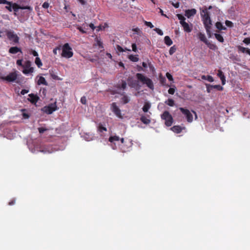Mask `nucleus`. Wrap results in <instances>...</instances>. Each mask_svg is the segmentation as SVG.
Returning a JSON list of instances; mask_svg holds the SVG:
<instances>
[{"label": "nucleus", "mask_w": 250, "mask_h": 250, "mask_svg": "<svg viewBox=\"0 0 250 250\" xmlns=\"http://www.w3.org/2000/svg\"><path fill=\"white\" fill-rule=\"evenodd\" d=\"M121 141L123 145L121 146V150L123 152H126L129 151L131 149L132 143L130 142H128L129 146L127 147H125L124 145V139L123 138H120L119 136L114 135L109 137L108 141L110 143V146L113 149H116L117 148L116 142H118Z\"/></svg>", "instance_id": "1"}, {"label": "nucleus", "mask_w": 250, "mask_h": 250, "mask_svg": "<svg viewBox=\"0 0 250 250\" xmlns=\"http://www.w3.org/2000/svg\"><path fill=\"white\" fill-rule=\"evenodd\" d=\"M201 17L205 26L212 25L209 12L207 7H204L201 11Z\"/></svg>", "instance_id": "2"}, {"label": "nucleus", "mask_w": 250, "mask_h": 250, "mask_svg": "<svg viewBox=\"0 0 250 250\" xmlns=\"http://www.w3.org/2000/svg\"><path fill=\"white\" fill-rule=\"evenodd\" d=\"M136 76L137 79L142 82L143 84H146L150 89L153 90L154 89L153 83L150 79L145 77L141 73H137Z\"/></svg>", "instance_id": "3"}, {"label": "nucleus", "mask_w": 250, "mask_h": 250, "mask_svg": "<svg viewBox=\"0 0 250 250\" xmlns=\"http://www.w3.org/2000/svg\"><path fill=\"white\" fill-rule=\"evenodd\" d=\"M18 74L17 71H14L13 72L10 73L6 76H2L0 77V79L6 81L7 82L11 83L15 82L16 83H19L20 82L18 80Z\"/></svg>", "instance_id": "4"}, {"label": "nucleus", "mask_w": 250, "mask_h": 250, "mask_svg": "<svg viewBox=\"0 0 250 250\" xmlns=\"http://www.w3.org/2000/svg\"><path fill=\"white\" fill-rule=\"evenodd\" d=\"M5 33L7 39L12 42V44H15L19 43L20 38L13 31L6 30Z\"/></svg>", "instance_id": "5"}, {"label": "nucleus", "mask_w": 250, "mask_h": 250, "mask_svg": "<svg viewBox=\"0 0 250 250\" xmlns=\"http://www.w3.org/2000/svg\"><path fill=\"white\" fill-rule=\"evenodd\" d=\"M161 118L165 121V125L167 126H170L173 122V119L171 115L167 111H165L163 112L161 115Z\"/></svg>", "instance_id": "6"}, {"label": "nucleus", "mask_w": 250, "mask_h": 250, "mask_svg": "<svg viewBox=\"0 0 250 250\" xmlns=\"http://www.w3.org/2000/svg\"><path fill=\"white\" fill-rule=\"evenodd\" d=\"M73 55L72 48L68 43L63 44V58H70Z\"/></svg>", "instance_id": "7"}, {"label": "nucleus", "mask_w": 250, "mask_h": 250, "mask_svg": "<svg viewBox=\"0 0 250 250\" xmlns=\"http://www.w3.org/2000/svg\"><path fill=\"white\" fill-rule=\"evenodd\" d=\"M23 69L22 73L25 75L31 74L34 72V68L31 67V62L30 61H26L22 66Z\"/></svg>", "instance_id": "8"}, {"label": "nucleus", "mask_w": 250, "mask_h": 250, "mask_svg": "<svg viewBox=\"0 0 250 250\" xmlns=\"http://www.w3.org/2000/svg\"><path fill=\"white\" fill-rule=\"evenodd\" d=\"M179 110L186 117L187 121L188 123H191L193 121V115L188 109L183 107H179Z\"/></svg>", "instance_id": "9"}, {"label": "nucleus", "mask_w": 250, "mask_h": 250, "mask_svg": "<svg viewBox=\"0 0 250 250\" xmlns=\"http://www.w3.org/2000/svg\"><path fill=\"white\" fill-rule=\"evenodd\" d=\"M56 105L55 104H51L47 106L42 108V110L47 114H51L53 111L56 110Z\"/></svg>", "instance_id": "10"}, {"label": "nucleus", "mask_w": 250, "mask_h": 250, "mask_svg": "<svg viewBox=\"0 0 250 250\" xmlns=\"http://www.w3.org/2000/svg\"><path fill=\"white\" fill-rule=\"evenodd\" d=\"M12 9L17 12L19 9H27L30 11L32 10V8L30 6H21L16 3H12Z\"/></svg>", "instance_id": "11"}, {"label": "nucleus", "mask_w": 250, "mask_h": 250, "mask_svg": "<svg viewBox=\"0 0 250 250\" xmlns=\"http://www.w3.org/2000/svg\"><path fill=\"white\" fill-rule=\"evenodd\" d=\"M111 110L117 116L119 117H121V110L115 103H113L112 104Z\"/></svg>", "instance_id": "12"}, {"label": "nucleus", "mask_w": 250, "mask_h": 250, "mask_svg": "<svg viewBox=\"0 0 250 250\" xmlns=\"http://www.w3.org/2000/svg\"><path fill=\"white\" fill-rule=\"evenodd\" d=\"M28 96V100L32 104H36L39 99V97L37 95L33 93L29 94Z\"/></svg>", "instance_id": "13"}, {"label": "nucleus", "mask_w": 250, "mask_h": 250, "mask_svg": "<svg viewBox=\"0 0 250 250\" xmlns=\"http://www.w3.org/2000/svg\"><path fill=\"white\" fill-rule=\"evenodd\" d=\"M181 24L185 32L189 33L192 31V26L190 27L189 24L186 21H182ZM191 25L192 26V24Z\"/></svg>", "instance_id": "14"}, {"label": "nucleus", "mask_w": 250, "mask_h": 250, "mask_svg": "<svg viewBox=\"0 0 250 250\" xmlns=\"http://www.w3.org/2000/svg\"><path fill=\"white\" fill-rule=\"evenodd\" d=\"M9 53L12 54H15L18 52L22 53L20 47L17 46L11 47L9 48Z\"/></svg>", "instance_id": "15"}, {"label": "nucleus", "mask_w": 250, "mask_h": 250, "mask_svg": "<svg viewBox=\"0 0 250 250\" xmlns=\"http://www.w3.org/2000/svg\"><path fill=\"white\" fill-rule=\"evenodd\" d=\"M196 13V10L195 9H191L187 10L185 12V16L189 18L190 17L194 16Z\"/></svg>", "instance_id": "16"}, {"label": "nucleus", "mask_w": 250, "mask_h": 250, "mask_svg": "<svg viewBox=\"0 0 250 250\" xmlns=\"http://www.w3.org/2000/svg\"><path fill=\"white\" fill-rule=\"evenodd\" d=\"M217 76L221 79V82H222V84L223 85L225 84V83H226L225 76L223 72L221 70H219L218 71Z\"/></svg>", "instance_id": "17"}, {"label": "nucleus", "mask_w": 250, "mask_h": 250, "mask_svg": "<svg viewBox=\"0 0 250 250\" xmlns=\"http://www.w3.org/2000/svg\"><path fill=\"white\" fill-rule=\"evenodd\" d=\"M170 129L174 132L176 133H179L182 131L183 128L180 125H174L173 127H171Z\"/></svg>", "instance_id": "18"}, {"label": "nucleus", "mask_w": 250, "mask_h": 250, "mask_svg": "<svg viewBox=\"0 0 250 250\" xmlns=\"http://www.w3.org/2000/svg\"><path fill=\"white\" fill-rule=\"evenodd\" d=\"M140 121L146 125H148L150 123V119H148L147 117L146 116L143 115L140 118Z\"/></svg>", "instance_id": "19"}, {"label": "nucleus", "mask_w": 250, "mask_h": 250, "mask_svg": "<svg viewBox=\"0 0 250 250\" xmlns=\"http://www.w3.org/2000/svg\"><path fill=\"white\" fill-rule=\"evenodd\" d=\"M198 37L200 39V41L203 42L205 44L207 43V42L208 40L206 38L205 35L202 33L201 32H199L198 34Z\"/></svg>", "instance_id": "20"}, {"label": "nucleus", "mask_w": 250, "mask_h": 250, "mask_svg": "<svg viewBox=\"0 0 250 250\" xmlns=\"http://www.w3.org/2000/svg\"><path fill=\"white\" fill-rule=\"evenodd\" d=\"M37 83L38 85L43 84L44 85H47L48 84L45 78L42 76H41L39 77V79L38 80Z\"/></svg>", "instance_id": "21"}, {"label": "nucleus", "mask_w": 250, "mask_h": 250, "mask_svg": "<svg viewBox=\"0 0 250 250\" xmlns=\"http://www.w3.org/2000/svg\"><path fill=\"white\" fill-rule=\"evenodd\" d=\"M57 51H58L59 54L62 56V47L61 45L53 49V53L55 55H57Z\"/></svg>", "instance_id": "22"}, {"label": "nucleus", "mask_w": 250, "mask_h": 250, "mask_svg": "<svg viewBox=\"0 0 250 250\" xmlns=\"http://www.w3.org/2000/svg\"><path fill=\"white\" fill-rule=\"evenodd\" d=\"M164 42L165 43L167 46H170L172 44L173 42L170 37L168 36H167L164 38Z\"/></svg>", "instance_id": "23"}, {"label": "nucleus", "mask_w": 250, "mask_h": 250, "mask_svg": "<svg viewBox=\"0 0 250 250\" xmlns=\"http://www.w3.org/2000/svg\"><path fill=\"white\" fill-rule=\"evenodd\" d=\"M95 40L96 41V43L95 45L99 46L100 48H101L103 50H104L103 43V42L101 41V39L97 37L96 38Z\"/></svg>", "instance_id": "24"}, {"label": "nucleus", "mask_w": 250, "mask_h": 250, "mask_svg": "<svg viewBox=\"0 0 250 250\" xmlns=\"http://www.w3.org/2000/svg\"><path fill=\"white\" fill-rule=\"evenodd\" d=\"M215 26L219 30L226 29V27H225L224 26H223V24L221 22H219V21H217L215 23Z\"/></svg>", "instance_id": "25"}, {"label": "nucleus", "mask_w": 250, "mask_h": 250, "mask_svg": "<svg viewBox=\"0 0 250 250\" xmlns=\"http://www.w3.org/2000/svg\"><path fill=\"white\" fill-rule=\"evenodd\" d=\"M151 107L150 103L146 102L145 103L144 106L142 108L143 111L144 112H147Z\"/></svg>", "instance_id": "26"}, {"label": "nucleus", "mask_w": 250, "mask_h": 250, "mask_svg": "<svg viewBox=\"0 0 250 250\" xmlns=\"http://www.w3.org/2000/svg\"><path fill=\"white\" fill-rule=\"evenodd\" d=\"M201 78L203 80H207L209 82H213L214 81L213 78L210 75H208V76L202 75L201 76Z\"/></svg>", "instance_id": "27"}, {"label": "nucleus", "mask_w": 250, "mask_h": 250, "mask_svg": "<svg viewBox=\"0 0 250 250\" xmlns=\"http://www.w3.org/2000/svg\"><path fill=\"white\" fill-rule=\"evenodd\" d=\"M128 58L130 61L133 62H137L139 61L138 55H130L128 56Z\"/></svg>", "instance_id": "28"}, {"label": "nucleus", "mask_w": 250, "mask_h": 250, "mask_svg": "<svg viewBox=\"0 0 250 250\" xmlns=\"http://www.w3.org/2000/svg\"><path fill=\"white\" fill-rule=\"evenodd\" d=\"M212 25L205 26L207 33L209 38L211 37V29Z\"/></svg>", "instance_id": "29"}, {"label": "nucleus", "mask_w": 250, "mask_h": 250, "mask_svg": "<svg viewBox=\"0 0 250 250\" xmlns=\"http://www.w3.org/2000/svg\"><path fill=\"white\" fill-rule=\"evenodd\" d=\"M214 36L219 42H224V40L223 36L221 35L215 33L214 34Z\"/></svg>", "instance_id": "30"}, {"label": "nucleus", "mask_w": 250, "mask_h": 250, "mask_svg": "<svg viewBox=\"0 0 250 250\" xmlns=\"http://www.w3.org/2000/svg\"><path fill=\"white\" fill-rule=\"evenodd\" d=\"M206 44L208 46V47L212 50H215L217 48V46L215 44L211 43L208 41L207 42V43Z\"/></svg>", "instance_id": "31"}, {"label": "nucleus", "mask_w": 250, "mask_h": 250, "mask_svg": "<svg viewBox=\"0 0 250 250\" xmlns=\"http://www.w3.org/2000/svg\"><path fill=\"white\" fill-rule=\"evenodd\" d=\"M165 103L170 106H173L174 105V101L172 99H168L167 101H165Z\"/></svg>", "instance_id": "32"}, {"label": "nucleus", "mask_w": 250, "mask_h": 250, "mask_svg": "<svg viewBox=\"0 0 250 250\" xmlns=\"http://www.w3.org/2000/svg\"><path fill=\"white\" fill-rule=\"evenodd\" d=\"M98 130L100 132H103V131H106L107 128L101 124H100L98 127Z\"/></svg>", "instance_id": "33"}, {"label": "nucleus", "mask_w": 250, "mask_h": 250, "mask_svg": "<svg viewBox=\"0 0 250 250\" xmlns=\"http://www.w3.org/2000/svg\"><path fill=\"white\" fill-rule=\"evenodd\" d=\"M35 62L36 64V65L38 66V67L39 68H40L42 65V61L39 57L36 58Z\"/></svg>", "instance_id": "34"}, {"label": "nucleus", "mask_w": 250, "mask_h": 250, "mask_svg": "<svg viewBox=\"0 0 250 250\" xmlns=\"http://www.w3.org/2000/svg\"><path fill=\"white\" fill-rule=\"evenodd\" d=\"M178 19L180 20V23L181 24L182 21H185L186 18L181 14H178L176 15Z\"/></svg>", "instance_id": "35"}, {"label": "nucleus", "mask_w": 250, "mask_h": 250, "mask_svg": "<svg viewBox=\"0 0 250 250\" xmlns=\"http://www.w3.org/2000/svg\"><path fill=\"white\" fill-rule=\"evenodd\" d=\"M210 87H212L213 89H216L218 91H222L224 89L223 87L220 85H212Z\"/></svg>", "instance_id": "36"}, {"label": "nucleus", "mask_w": 250, "mask_h": 250, "mask_svg": "<svg viewBox=\"0 0 250 250\" xmlns=\"http://www.w3.org/2000/svg\"><path fill=\"white\" fill-rule=\"evenodd\" d=\"M176 51V47L175 45H173L170 48L169 50V53L170 55H172Z\"/></svg>", "instance_id": "37"}, {"label": "nucleus", "mask_w": 250, "mask_h": 250, "mask_svg": "<svg viewBox=\"0 0 250 250\" xmlns=\"http://www.w3.org/2000/svg\"><path fill=\"white\" fill-rule=\"evenodd\" d=\"M132 31L139 36H141L142 34V31L138 27L133 28Z\"/></svg>", "instance_id": "38"}, {"label": "nucleus", "mask_w": 250, "mask_h": 250, "mask_svg": "<svg viewBox=\"0 0 250 250\" xmlns=\"http://www.w3.org/2000/svg\"><path fill=\"white\" fill-rule=\"evenodd\" d=\"M122 101L124 104H125L129 102V99L127 96L125 95L122 98Z\"/></svg>", "instance_id": "39"}, {"label": "nucleus", "mask_w": 250, "mask_h": 250, "mask_svg": "<svg viewBox=\"0 0 250 250\" xmlns=\"http://www.w3.org/2000/svg\"><path fill=\"white\" fill-rule=\"evenodd\" d=\"M237 48L238 51H240L243 53H245L246 52V50L247 48H245L244 47L239 45L237 46Z\"/></svg>", "instance_id": "40"}, {"label": "nucleus", "mask_w": 250, "mask_h": 250, "mask_svg": "<svg viewBox=\"0 0 250 250\" xmlns=\"http://www.w3.org/2000/svg\"><path fill=\"white\" fill-rule=\"evenodd\" d=\"M207 91L208 93H210L211 90L213 89L212 87H210V86H212L210 84L206 83V84Z\"/></svg>", "instance_id": "41"}, {"label": "nucleus", "mask_w": 250, "mask_h": 250, "mask_svg": "<svg viewBox=\"0 0 250 250\" xmlns=\"http://www.w3.org/2000/svg\"><path fill=\"white\" fill-rule=\"evenodd\" d=\"M5 6V8L9 11L11 12L12 11V2L10 1V4H7Z\"/></svg>", "instance_id": "42"}, {"label": "nucleus", "mask_w": 250, "mask_h": 250, "mask_svg": "<svg viewBox=\"0 0 250 250\" xmlns=\"http://www.w3.org/2000/svg\"><path fill=\"white\" fill-rule=\"evenodd\" d=\"M126 83L125 81H123L122 82V84L121 85V86H119V88H122V89L124 90L126 88Z\"/></svg>", "instance_id": "43"}, {"label": "nucleus", "mask_w": 250, "mask_h": 250, "mask_svg": "<svg viewBox=\"0 0 250 250\" xmlns=\"http://www.w3.org/2000/svg\"><path fill=\"white\" fill-rule=\"evenodd\" d=\"M154 30L160 36H162L163 35V32L158 28H155Z\"/></svg>", "instance_id": "44"}, {"label": "nucleus", "mask_w": 250, "mask_h": 250, "mask_svg": "<svg viewBox=\"0 0 250 250\" xmlns=\"http://www.w3.org/2000/svg\"><path fill=\"white\" fill-rule=\"evenodd\" d=\"M144 23L146 26L149 27L150 28H152L154 27L153 25L150 21H145Z\"/></svg>", "instance_id": "45"}, {"label": "nucleus", "mask_w": 250, "mask_h": 250, "mask_svg": "<svg viewBox=\"0 0 250 250\" xmlns=\"http://www.w3.org/2000/svg\"><path fill=\"white\" fill-rule=\"evenodd\" d=\"M225 24L227 26L229 27H231L233 26V23L231 21L228 20L226 21Z\"/></svg>", "instance_id": "46"}, {"label": "nucleus", "mask_w": 250, "mask_h": 250, "mask_svg": "<svg viewBox=\"0 0 250 250\" xmlns=\"http://www.w3.org/2000/svg\"><path fill=\"white\" fill-rule=\"evenodd\" d=\"M166 76H167V78L168 79L169 81H172L173 80L172 76L170 74H169V73H167Z\"/></svg>", "instance_id": "47"}, {"label": "nucleus", "mask_w": 250, "mask_h": 250, "mask_svg": "<svg viewBox=\"0 0 250 250\" xmlns=\"http://www.w3.org/2000/svg\"><path fill=\"white\" fill-rule=\"evenodd\" d=\"M175 91V88H172V87L169 88L168 90V93L170 94H171V95L174 94Z\"/></svg>", "instance_id": "48"}, {"label": "nucleus", "mask_w": 250, "mask_h": 250, "mask_svg": "<svg viewBox=\"0 0 250 250\" xmlns=\"http://www.w3.org/2000/svg\"><path fill=\"white\" fill-rule=\"evenodd\" d=\"M81 102L83 104H86V98L85 96H83L81 98Z\"/></svg>", "instance_id": "49"}, {"label": "nucleus", "mask_w": 250, "mask_h": 250, "mask_svg": "<svg viewBox=\"0 0 250 250\" xmlns=\"http://www.w3.org/2000/svg\"><path fill=\"white\" fill-rule=\"evenodd\" d=\"M47 130V129L43 128V127H39V128H38L39 132L41 134L43 133L45 131H46Z\"/></svg>", "instance_id": "50"}, {"label": "nucleus", "mask_w": 250, "mask_h": 250, "mask_svg": "<svg viewBox=\"0 0 250 250\" xmlns=\"http://www.w3.org/2000/svg\"><path fill=\"white\" fill-rule=\"evenodd\" d=\"M243 42L247 44H250V38H245L244 40H243Z\"/></svg>", "instance_id": "51"}, {"label": "nucleus", "mask_w": 250, "mask_h": 250, "mask_svg": "<svg viewBox=\"0 0 250 250\" xmlns=\"http://www.w3.org/2000/svg\"><path fill=\"white\" fill-rule=\"evenodd\" d=\"M16 63L19 66H23V64H22V60H18L17 61Z\"/></svg>", "instance_id": "52"}, {"label": "nucleus", "mask_w": 250, "mask_h": 250, "mask_svg": "<svg viewBox=\"0 0 250 250\" xmlns=\"http://www.w3.org/2000/svg\"><path fill=\"white\" fill-rule=\"evenodd\" d=\"M49 4L48 2H47L46 1L44 2L42 5V7L45 9L48 8L49 7Z\"/></svg>", "instance_id": "53"}, {"label": "nucleus", "mask_w": 250, "mask_h": 250, "mask_svg": "<svg viewBox=\"0 0 250 250\" xmlns=\"http://www.w3.org/2000/svg\"><path fill=\"white\" fill-rule=\"evenodd\" d=\"M132 51L136 52L137 51V46L135 43H132Z\"/></svg>", "instance_id": "54"}, {"label": "nucleus", "mask_w": 250, "mask_h": 250, "mask_svg": "<svg viewBox=\"0 0 250 250\" xmlns=\"http://www.w3.org/2000/svg\"><path fill=\"white\" fill-rule=\"evenodd\" d=\"M117 50L121 52H125V50L120 45H118L117 46Z\"/></svg>", "instance_id": "55"}, {"label": "nucleus", "mask_w": 250, "mask_h": 250, "mask_svg": "<svg viewBox=\"0 0 250 250\" xmlns=\"http://www.w3.org/2000/svg\"><path fill=\"white\" fill-rule=\"evenodd\" d=\"M15 203H16V199L13 198L8 203V205L9 206H12V205H14L15 204Z\"/></svg>", "instance_id": "56"}, {"label": "nucleus", "mask_w": 250, "mask_h": 250, "mask_svg": "<svg viewBox=\"0 0 250 250\" xmlns=\"http://www.w3.org/2000/svg\"><path fill=\"white\" fill-rule=\"evenodd\" d=\"M31 53L35 57H37L38 56V53H37V51H36L35 50H31Z\"/></svg>", "instance_id": "57"}, {"label": "nucleus", "mask_w": 250, "mask_h": 250, "mask_svg": "<svg viewBox=\"0 0 250 250\" xmlns=\"http://www.w3.org/2000/svg\"><path fill=\"white\" fill-rule=\"evenodd\" d=\"M0 4H10V1H8L6 0H0Z\"/></svg>", "instance_id": "58"}, {"label": "nucleus", "mask_w": 250, "mask_h": 250, "mask_svg": "<svg viewBox=\"0 0 250 250\" xmlns=\"http://www.w3.org/2000/svg\"><path fill=\"white\" fill-rule=\"evenodd\" d=\"M51 77L54 80H59L60 79L59 78V77H58L57 75H56V74H51Z\"/></svg>", "instance_id": "59"}, {"label": "nucleus", "mask_w": 250, "mask_h": 250, "mask_svg": "<svg viewBox=\"0 0 250 250\" xmlns=\"http://www.w3.org/2000/svg\"><path fill=\"white\" fill-rule=\"evenodd\" d=\"M28 92V90H26V89H22L21 92V94L22 95L27 93Z\"/></svg>", "instance_id": "60"}, {"label": "nucleus", "mask_w": 250, "mask_h": 250, "mask_svg": "<svg viewBox=\"0 0 250 250\" xmlns=\"http://www.w3.org/2000/svg\"><path fill=\"white\" fill-rule=\"evenodd\" d=\"M69 15L71 17V18L73 20H75L76 19V16L75 15L73 14L71 12H70V13L69 14Z\"/></svg>", "instance_id": "61"}, {"label": "nucleus", "mask_w": 250, "mask_h": 250, "mask_svg": "<svg viewBox=\"0 0 250 250\" xmlns=\"http://www.w3.org/2000/svg\"><path fill=\"white\" fill-rule=\"evenodd\" d=\"M108 27V24L106 23H104V26H103V28H102L101 26H99V28L100 29H104L106 27Z\"/></svg>", "instance_id": "62"}, {"label": "nucleus", "mask_w": 250, "mask_h": 250, "mask_svg": "<svg viewBox=\"0 0 250 250\" xmlns=\"http://www.w3.org/2000/svg\"><path fill=\"white\" fill-rule=\"evenodd\" d=\"M172 4L176 8H178L179 7V2H176V3H172Z\"/></svg>", "instance_id": "63"}, {"label": "nucleus", "mask_w": 250, "mask_h": 250, "mask_svg": "<svg viewBox=\"0 0 250 250\" xmlns=\"http://www.w3.org/2000/svg\"><path fill=\"white\" fill-rule=\"evenodd\" d=\"M77 29H78V30H79L81 32H82V33H85V31H84V30L83 29V28H82L81 27H80V26H79V27L77 28Z\"/></svg>", "instance_id": "64"}]
</instances>
